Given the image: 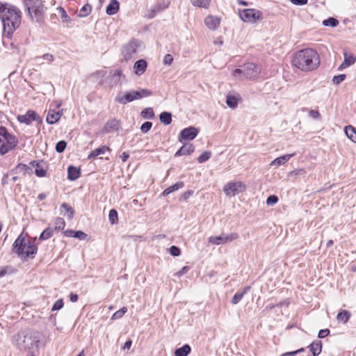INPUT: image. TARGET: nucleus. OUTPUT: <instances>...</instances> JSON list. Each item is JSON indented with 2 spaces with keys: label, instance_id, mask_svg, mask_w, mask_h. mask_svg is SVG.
Segmentation results:
<instances>
[{
  "label": "nucleus",
  "instance_id": "f257e3e1",
  "mask_svg": "<svg viewBox=\"0 0 356 356\" xmlns=\"http://www.w3.org/2000/svg\"><path fill=\"white\" fill-rule=\"evenodd\" d=\"M22 13L20 9L7 2H0V19L3 25V33L11 38L13 33L21 25Z\"/></svg>",
  "mask_w": 356,
  "mask_h": 356
},
{
  "label": "nucleus",
  "instance_id": "f03ea898",
  "mask_svg": "<svg viewBox=\"0 0 356 356\" xmlns=\"http://www.w3.org/2000/svg\"><path fill=\"white\" fill-rule=\"evenodd\" d=\"M42 337V334L38 331L24 329L13 336L12 342L20 351H28L31 353L38 350Z\"/></svg>",
  "mask_w": 356,
  "mask_h": 356
},
{
  "label": "nucleus",
  "instance_id": "7ed1b4c3",
  "mask_svg": "<svg viewBox=\"0 0 356 356\" xmlns=\"http://www.w3.org/2000/svg\"><path fill=\"white\" fill-rule=\"evenodd\" d=\"M293 65L303 72L316 70L320 65V58L317 51L307 48L298 51L293 56Z\"/></svg>",
  "mask_w": 356,
  "mask_h": 356
},
{
  "label": "nucleus",
  "instance_id": "20e7f679",
  "mask_svg": "<svg viewBox=\"0 0 356 356\" xmlns=\"http://www.w3.org/2000/svg\"><path fill=\"white\" fill-rule=\"evenodd\" d=\"M27 234L22 232L15 239L13 245V251L23 261L33 259L38 252V247L34 241L26 240Z\"/></svg>",
  "mask_w": 356,
  "mask_h": 356
},
{
  "label": "nucleus",
  "instance_id": "39448f33",
  "mask_svg": "<svg viewBox=\"0 0 356 356\" xmlns=\"http://www.w3.org/2000/svg\"><path fill=\"white\" fill-rule=\"evenodd\" d=\"M23 4L31 20L40 23L44 19L47 8L42 0H23Z\"/></svg>",
  "mask_w": 356,
  "mask_h": 356
},
{
  "label": "nucleus",
  "instance_id": "423d86ee",
  "mask_svg": "<svg viewBox=\"0 0 356 356\" xmlns=\"http://www.w3.org/2000/svg\"><path fill=\"white\" fill-rule=\"evenodd\" d=\"M17 144L18 139L10 134L6 127L0 126V154H6L15 149Z\"/></svg>",
  "mask_w": 356,
  "mask_h": 356
},
{
  "label": "nucleus",
  "instance_id": "0eeeda50",
  "mask_svg": "<svg viewBox=\"0 0 356 356\" xmlns=\"http://www.w3.org/2000/svg\"><path fill=\"white\" fill-rule=\"evenodd\" d=\"M259 74L258 67L253 63L245 64L242 68L236 69L233 72V75L236 77L252 79L256 77Z\"/></svg>",
  "mask_w": 356,
  "mask_h": 356
},
{
  "label": "nucleus",
  "instance_id": "6e6552de",
  "mask_svg": "<svg viewBox=\"0 0 356 356\" xmlns=\"http://www.w3.org/2000/svg\"><path fill=\"white\" fill-rule=\"evenodd\" d=\"M241 20L245 22H255L262 19V13L254 8H246L239 10Z\"/></svg>",
  "mask_w": 356,
  "mask_h": 356
},
{
  "label": "nucleus",
  "instance_id": "1a4fd4ad",
  "mask_svg": "<svg viewBox=\"0 0 356 356\" xmlns=\"http://www.w3.org/2000/svg\"><path fill=\"white\" fill-rule=\"evenodd\" d=\"M245 185L241 181H231L225 185L223 191L227 196H235L239 193L245 191Z\"/></svg>",
  "mask_w": 356,
  "mask_h": 356
},
{
  "label": "nucleus",
  "instance_id": "9d476101",
  "mask_svg": "<svg viewBox=\"0 0 356 356\" xmlns=\"http://www.w3.org/2000/svg\"><path fill=\"white\" fill-rule=\"evenodd\" d=\"M17 120L20 123H24L26 125L31 124L33 121L38 122V124H41L42 122V120L40 115L33 110H29L24 115H19L17 116Z\"/></svg>",
  "mask_w": 356,
  "mask_h": 356
},
{
  "label": "nucleus",
  "instance_id": "9b49d317",
  "mask_svg": "<svg viewBox=\"0 0 356 356\" xmlns=\"http://www.w3.org/2000/svg\"><path fill=\"white\" fill-rule=\"evenodd\" d=\"M199 130L194 127L185 128L180 131L178 140L179 142L192 140L197 136Z\"/></svg>",
  "mask_w": 356,
  "mask_h": 356
},
{
  "label": "nucleus",
  "instance_id": "f8f14e48",
  "mask_svg": "<svg viewBox=\"0 0 356 356\" xmlns=\"http://www.w3.org/2000/svg\"><path fill=\"white\" fill-rule=\"evenodd\" d=\"M121 128L120 121L115 118L111 119L107 121L102 129V134H109L118 131Z\"/></svg>",
  "mask_w": 356,
  "mask_h": 356
},
{
  "label": "nucleus",
  "instance_id": "ddd939ff",
  "mask_svg": "<svg viewBox=\"0 0 356 356\" xmlns=\"http://www.w3.org/2000/svg\"><path fill=\"white\" fill-rule=\"evenodd\" d=\"M138 45V41L136 40H131L125 45L122 51L124 58L126 59L130 58L131 56L136 52Z\"/></svg>",
  "mask_w": 356,
  "mask_h": 356
},
{
  "label": "nucleus",
  "instance_id": "4468645a",
  "mask_svg": "<svg viewBox=\"0 0 356 356\" xmlns=\"http://www.w3.org/2000/svg\"><path fill=\"white\" fill-rule=\"evenodd\" d=\"M134 97L132 90L125 93L120 92L115 97V101L120 104L124 105L134 101Z\"/></svg>",
  "mask_w": 356,
  "mask_h": 356
},
{
  "label": "nucleus",
  "instance_id": "2eb2a0df",
  "mask_svg": "<svg viewBox=\"0 0 356 356\" xmlns=\"http://www.w3.org/2000/svg\"><path fill=\"white\" fill-rule=\"evenodd\" d=\"M195 151V147L191 143H187L182 145L175 153V156H181L184 155H190Z\"/></svg>",
  "mask_w": 356,
  "mask_h": 356
},
{
  "label": "nucleus",
  "instance_id": "dca6fc26",
  "mask_svg": "<svg viewBox=\"0 0 356 356\" xmlns=\"http://www.w3.org/2000/svg\"><path fill=\"white\" fill-rule=\"evenodd\" d=\"M42 161H32L29 163V164L33 167H35V174L38 177H43L46 176V169L41 165L42 163Z\"/></svg>",
  "mask_w": 356,
  "mask_h": 356
},
{
  "label": "nucleus",
  "instance_id": "f3484780",
  "mask_svg": "<svg viewBox=\"0 0 356 356\" xmlns=\"http://www.w3.org/2000/svg\"><path fill=\"white\" fill-rule=\"evenodd\" d=\"M147 67V61L144 59H140L134 63V72L137 75H142L146 71Z\"/></svg>",
  "mask_w": 356,
  "mask_h": 356
},
{
  "label": "nucleus",
  "instance_id": "a211bd4d",
  "mask_svg": "<svg viewBox=\"0 0 356 356\" xmlns=\"http://www.w3.org/2000/svg\"><path fill=\"white\" fill-rule=\"evenodd\" d=\"M204 23L209 29L216 30L220 24V19L216 17L209 15L205 18Z\"/></svg>",
  "mask_w": 356,
  "mask_h": 356
},
{
  "label": "nucleus",
  "instance_id": "6ab92c4d",
  "mask_svg": "<svg viewBox=\"0 0 356 356\" xmlns=\"http://www.w3.org/2000/svg\"><path fill=\"white\" fill-rule=\"evenodd\" d=\"M81 176V170L74 165L67 168V179L70 181H75Z\"/></svg>",
  "mask_w": 356,
  "mask_h": 356
},
{
  "label": "nucleus",
  "instance_id": "aec40b11",
  "mask_svg": "<svg viewBox=\"0 0 356 356\" xmlns=\"http://www.w3.org/2000/svg\"><path fill=\"white\" fill-rule=\"evenodd\" d=\"M308 348L313 356H318L322 351V342L320 340H316L313 341Z\"/></svg>",
  "mask_w": 356,
  "mask_h": 356
},
{
  "label": "nucleus",
  "instance_id": "412c9836",
  "mask_svg": "<svg viewBox=\"0 0 356 356\" xmlns=\"http://www.w3.org/2000/svg\"><path fill=\"white\" fill-rule=\"evenodd\" d=\"M119 9V2L117 0H111L109 4L106 7V13L108 15H113L118 12Z\"/></svg>",
  "mask_w": 356,
  "mask_h": 356
},
{
  "label": "nucleus",
  "instance_id": "4be33fe9",
  "mask_svg": "<svg viewBox=\"0 0 356 356\" xmlns=\"http://www.w3.org/2000/svg\"><path fill=\"white\" fill-rule=\"evenodd\" d=\"M61 116L60 111H55L54 110H49L47 115V122L49 124H54L58 122Z\"/></svg>",
  "mask_w": 356,
  "mask_h": 356
},
{
  "label": "nucleus",
  "instance_id": "5701e85b",
  "mask_svg": "<svg viewBox=\"0 0 356 356\" xmlns=\"http://www.w3.org/2000/svg\"><path fill=\"white\" fill-rule=\"evenodd\" d=\"M11 173L17 174L22 172L24 175H30L32 173V169L26 164L19 163L15 168L10 171Z\"/></svg>",
  "mask_w": 356,
  "mask_h": 356
},
{
  "label": "nucleus",
  "instance_id": "b1692460",
  "mask_svg": "<svg viewBox=\"0 0 356 356\" xmlns=\"http://www.w3.org/2000/svg\"><path fill=\"white\" fill-rule=\"evenodd\" d=\"M184 186V183L183 181H177L175 184H173V185L168 187L167 188H165L163 191L162 195L163 196H167L169 194L172 193V192H174L175 191H177V190L180 189V188H182Z\"/></svg>",
  "mask_w": 356,
  "mask_h": 356
},
{
  "label": "nucleus",
  "instance_id": "393cba45",
  "mask_svg": "<svg viewBox=\"0 0 356 356\" xmlns=\"http://www.w3.org/2000/svg\"><path fill=\"white\" fill-rule=\"evenodd\" d=\"M134 100L140 99L143 97H149L152 95V91L148 89H140L139 90H132Z\"/></svg>",
  "mask_w": 356,
  "mask_h": 356
},
{
  "label": "nucleus",
  "instance_id": "a878e982",
  "mask_svg": "<svg viewBox=\"0 0 356 356\" xmlns=\"http://www.w3.org/2000/svg\"><path fill=\"white\" fill-rule=\"evenodd\" d=\"M110 149L106 145H103L99 148L95 149V150L92 151L90 154L88 156V159H92L100 154H104L106 151H109Z\"/></svg>",
  "mask_w": 356,
  "mask_h": 356
},
{
  "label": "nucleus",
  "instance_id": "bb28decb",
  "mask_svg": "<svg viewBox=\"0 0 356 356\" xmlns=\"http://www.w3.org/2000/svg\"><path fill=\"white\" fill-rule=\"evenodd\" d=\"M250 286H246V287L243 288V291H238L237 293H236L234 294V296H233V298L231 300V302L233 305L238 304L242 300L244 295L248 292V291L250 289Z\"/></svg>",
  "mask_w": 356,
  "mask_h": 356
},
{
  "label": "nucleus",
  "instance_id": "cd10ccee",
  "mask_svg": "<svg viewBox=\"0 0 356 356\" xmlns=\"http://www.w3.org/2000/svg\"><path fill=\"white\" fill-rule=\"evenodd\" d=\"M191 348L188 344H184L175 351V356H187L191 353Z\"/></svg>",
  "mask_w": 356,
  "mask_h": 356
},
{
  "label": "nucleus",
  "instance_id": "c85d7f7f",
  "mask_svg": "<svg viewBox=\"0 0 356 356\" xmlns=\"http://www.w3.org/2000/svg\"><path fill=\"white\" fill-rule=\"evenodd\" d=\"M293 155H294V154H285L282 156H280V157L275 159V160H273L271 162L270 165H281L284 164V163H286V161H288Z\"/></svg>",
  "mask_w": 356,
  "mask_h": 356
},
{
  "label": "nucleus",
  "instance_id": "c756f323",
  "mask_svg": "<svg viewBox=\"0 0 356 356\" xmlns=\"http://www.w3.org/2000/svg\"><path fill=\"white\" fill-rule=\"evenodd\" d=\"M346 135L353 142L356 143V129L351 125L346 126L344 129Z\"/></svg>",
  "mask_w": 356,
  "mask_h": 356
},
{
  "label": "nucleus",
  "instance_id": "7c9ffc66",
  "mask_svg": "<svg viewBox=\"0 0 356 356\" xmlns=\"http://www.w3.org/2000/svg\"><path fill=\"white\" fill-rule=\"evenodd\" d=\"M159 120L161 123L168 125L172 122V114L170 112L163 111L159 115Z\"/></svg>",
  "mask_w": 356,
  "mask_h": 356
},
{
  "label": "nucleus",
  "instance_id": "2f4dec72",
  "mask_svg": "<svg viewBox=\"0 0 356 356\" xmlns=\"http://www.w3.org/2000/svg\"><path fill=\"white\" fill-rule=\"evenodd\" d=\"M350 317V313L347 310H342L338 313L337 319L343 323H346Z\"/></svg>",
  "mask_w": 356,
  "mask_h": 356
},
{
  "label": "nucleus",
  "instance_id": "473e14b6",
  "mask_svg": "<svg viewBox=\"0 0 356 356\" xmlns=\"http://www.w3.org/2000/svg\"><path fill=\"white\" fill-rule=\"evenodd\" d=\"M344 65L348 67L353 65L356 62V57L353 54H348L346 51H343Z\"/></svg>",
  "mask_w": 356,
  "mask_h": 356
},
{
  "label": "nucleus",
  "instance_id": "72a5a7b5",
  "mask_svg": "<svg viewBox=\"0 0 356 356\" xmlns=\"http://www.w3.org/2000/svg\"><path fill=\"white\" fill-rule=\"evenodd\" d=\"M92 11L91 5L86 3L79 10L77 16L79 17H85L89 15Z\"/></svg>",
  "mask_w": 356,
  "mask_h": 356
},
{
  "label": "nucleus",
  "instance_id": "f704fd0d",
  "mask_svg": "<svg viewBox=\"0 0 356 356\" xmlns=\"http://www.w3.org/2000/svg\"><path fill=\"white\" fill-rule=\"evenodd\" d=\"M54 234V229L51 227L46 228L40 235L39 240L43 241L51 238Z\"/></svg>",
  "mask_w": 356,
  "mask_h": 356
},
{
  "label": "nucleus",
  "instance_id": "c9c22d12",
  "mask_svg": "<svg viewBox=\"0 0 356 356\" xmlns=\"http://www.w3.org/2000/svg\"><path fill=\"white\" fill-rule=\"evenodd\" d=\"M226 104L229 108H234L238 105V99L233 95H228L226 97Z\"/></svg>",
  "mask_w": 356,
  "mask_h": 356
},
{
  "label": "nucleus",
  "instance_id": "e433bc0d",
  "mask_svg": "<svg viewBox=\"0 0 356 356\" xmlns=\"http://www.w3.org/2000/svg\"><path fill=\"white\" fill-rule=\"evenodd\" d=\"M141 116L145 119H153L154 118L153 108L148 107L143 109L141 112Z\"/></svg>",
  "mask_w": 356,
  "mask_h": 356
},
{
  "label": "nucleus",
  "instance_id": "4c0bfd02",
  "mask_svg": "<svg viewBox=\"0 0 356 356\" xmlns=\"http://www.w3.org/2000/svg\"><path fill=\"white\" fill-rule=\"evenodd\" d=\"M195 6L207 8L209 7L211 0H191Z\"/></svg>",
  "mask_w": 356,
  "mask_h": 356
},
{
  "label": "nucleus",
  "instance_id": "58836bf2",
  "mask_svg": "<svg viewBox=\"0 0 356 356\" xmlns=\"http://www.w3.org/2000/svg\"><path fill=\"white\" fill-rule=\"evenodd\" d=\"M57 10L60 14V18L63 22L69 23L71 22V18L67 15L66 11L63 7L59 6L58 7Z\"/></svg>",
  "mask_w": 356,
  "mask_h": 356
},
{
  "label": "nucleus",
  "instance_id": "ea45409f",
  "mask_svg": "<svg viewBox=\"0 0 356 356\" xmlns=\"http://www.w3.org/2000/svg\"><path fill=\"white\" fill-rule=\"evenodd\" d=\"M339 24V21L334 17H329L323 21V25L325 26L336 27Z\"/></svg>",
  "mask_w": 356,
  "mask_h": 356
},
{
  "label": "nucleus",
  "instance_id": "a19ab883",
  "mask_svg": "<svg viewBox=\"0 0 356 356\" xmlns=\"http://www.w3.org/2000/svg\"><path fill=\"white\" fill-rule=\"evenodd\" d=\"M122 76V71L120 70H117L114 72V73L111 76V83L113 85H116L120 79V77Z\"/></svg>",
  "mask_w": 356,
  "mask_h": 356
},
{
  "label": "nucleus",
  "instance_id": "79ce46f5",
  "mask_svg": "<svg viewBox=\"0 0 356 356\" xmlns=\"http://www.w3.org/2000/svg\"><path fill=\"white\" fill-rule=\"evenodd\" d=\"M108 218H109L110 222L113 225L118 222V212L115 209H112L110 210L109 214H108Z\"/></svg>",
  "mask_w": 356,
  "mask_h": 356
},
{
  "label": "nucleus",
  "instance_id": "37998d69",
  "mask_svg": "<svg viewBox=\"0 0 356 356\" xmlns=\"http://www.w3.org/2000/svg\"><path fill=\"white\" fill-rule=\"evenodd\" d=\"M209 242L214 245L224 244L222 234L218 236H210Z\"/></svg>",
  "mask_w": 356,
  "mask_h": 356
},
{
  "label": "nucleus",
  "instance_id": "c03bdc74",
  "mask_svg": "<svg viewBox=\"0 0 356 356\" xmlns=\"http://www.w3.org/2000/svg\"><path fill=\"white\" fill-rule=\"evenodd\" d=\"M224 244L231 242L238 238V235L236 233H230L228 234H222Z\"/></svg>",
  "mask_w": 356,
  "mask_h": 356
},
{
  "label": "nucleus",
  "instance_id": "a18cd8bd",
  "mask_svg": "<svg viewBox=\"0 0 356 356\" xmlns=\"http://www.w3.org/2000/svg\"><path fill=\"white\" fill-rule=\"evenodd\" d=\"M127 312V308L126 307H123L122 309L118 310L113 314L111 319L112 320L120 319L124 315V314Z\"/></svg>",
  "mask_w": 356,
  "mask_h": 356
},
{
  "label": "nucleus",
  "instance_id": "49530a36",
  "mask_svg": "<svg viewBox=\"0 0 356 356\" xmlns=\"http://www.w3.org/2000/svg\"><path fill=\"white\" fill-rule=\"evenodd\" d=\"M61 208H63L65 210L66 213H67V218L69 219H71L73 218L74 211L72 207H70L68 204L65 202L61 204Z\"/></svg>",
  "mask_w": 356,
  "mask_h": 356
},
{
  "label": "nucleus",
  "instance_id": "de8ad7c7",
  "mask_svg": "<svg viewBox=\"0 0 356 356\" xmlns=\"http://www.w3.org/2000/svg\"><path fill=\"white\" fill-rule=\"evenodd\" d=\"M65 222L63 218L58 217L55 220V230H63L65 228Z\"/></svg>",
  "mask_w": 356,
  "mask_h": 356
},
{
  "label": "nucleus",
  "instance_id": "09e8293b",
  "mask_svg": "<svg viewBox=\"0 0 356 356\" xmlns=\"http://www.w3.org/2000/svg\"><path fill=\"white\" fill-rule=\"evenodd\" d=\"M211 156V153L209 151H205L203 153H202L197 158V161L200 163H204L207 160L210 159Z\"/></svg>",
  "mask_w": 356,
  "mask_h": 356
},
{
  "label": "nucleus",
  "instance_id": "8fccbe9b",
  "mask_svg": "<svg viewBox=\"0 0 356 356\" xmlns=\"http://www.w3.org/2000/svg\"><path fill=\"white\" fill-rule=\"evenodd\" d=\"M67 147V142L65 140H60L56 144V151L58 153H62L65 151Z\"/></svg>",
  "mask_w": 356,
  "mask_h": 356
},
{
  "label": "nucleus",
  "instance_id": "3c124183",
  "mask_svg": "<svg viewBox=\"0 0 356 356\" xmlns=\"http://www.w3.org/2000/svg\"><path fill=\"white\" fill-rule=\"evenodd\" d=\"M346 78V75L344 74L336 75L332 78V82L335 85L340 84L342 81H343Z\"/></svg>",
  "mask_w": 356,
  "mask_h": 356
},
{
  "label": "nucleus",
  "instance_id": "603ef678",
  "mask_svg": "<svg viewBox=\"0 0 356 356\" xmlns=\"http://www.w3.org/2000/svg\"><path fill=\"white\" fill-rule=\"evenodd\" d=\"M169 252L173 257H178L181 254V250L176 245H172L169 248Z\"/></svg>",
  "mask_w": 356,
  "mask_h": 356
},
{
  "label": "nucleus",
  "instance_id": "864d4df0",
  "mask_svg": "<svg viewBox=\"0 0 356 356\" xmlns=\"http://www.w3.org/2000/svg\"><path fill=\"white\" fill-rule=\"evenodd\" d=\"M152 127V122L147 121L142 124L140 130L143 133H147Z\"/></svg>",
  "mask_w": 356,
  "mask_h": 356
},
{
  "label": "nucleus",
  "instance_id": "5fc2aeb1",
  "mask_svg": "<svg viewBox=\"0 0 356 356\" xmlns=\"http://www.w3.org/2000/svg\"><path fill=\"white\" fill-rule=\"evenodd\" d=\"M64 306V302H63V299H58V300H56L52 308H51V310L52 311H56V310H60Z\"/></svg>",
  "mask_w": 356,
  "mask_h": 356
},
{
  "label": "nucleus",
  "instance_id": "6e6d98bb",
  "mask_svg": "<svg viewBox=\"0 0 356 356\" xmlns=\"http://www.w3.org/2000/svg\"><path fill=\"white\" fill-rule=\"evenodd\" d=\"M278 202V197L275 195H269L266 199V204L268 205H274Z\"/></svg>",
  "mask_w": 356,
  "mask_h": 356
},
{
  "label": "nucleus",
  "instance_id": "4d7b16f0",
  "mask_svg": "<svg viewBox=\"0 0 356 356\" xmlns=\"http://www.w3.org/2000/svg\"><path fill=\"white\" fill-rule=\"evenodd\" d=\"M73 238H79L80 240H85L87 238V234L81 230L75 231Z\"/></svg>",
  "mask_w": 356,
  "mask_h": 356
},
{
  "label": "nucleus",
  "instance_id": "13d9d810",
  "mask_svg": "<svg viewBox=\"0 0 356 356\" xmlns=\"http://www.w3.org/2000/svg\"><path fill=\"white\" fill-rule=\"evenodd\" d=\"M173 61V57L171 54H166L164 57V59H163V63L165 65H170L172 64Z\"/></svg>",
  "mask_w": 356,
  "mask_h": 356
},
{
  "label": "nucleus",
  "instance_id": "bf43d9fd",
  "mask_svg": "<svg viewBox=\"0 0 356 356\" xmlns=\"http://www.w3.org/2000/svg\"><path fill=\"white\" fill-rule=\"evenodd\" d=\"M190 270V267L188 266H184L180 270L176 273V275L179 277L186 274Z\"/></svg>",
  "mask_w": 356,
  "mask_h": 356
},
{
  "label": "nucleus",
  "instance_id": "052dcab7",
  "mask_svg": "<svg viewBox=\"0 0 356 356\" xmlns=\"http://www.w3.org/2000/svg\"><path fill=\"white\" fill-rule=\"evenodd\" d=\"M330 332L329 329L321 330L318 332V337L321 338V339L324 338V337H327V335H329Z\"/></svg>",
  "mask_w": 356,
  "mask_h": 356
},
{
  "label": "nucleus",
  "instance_id": "680f3d73",
  "mask_svg": "<svg viewBox=\"0 0 356 356\" xmlns=\"http://www.w3.org/2000/svg\"><path fill=\"white\" fill-rule=\"evenodd\" d=\"M309 115L314 119H319L321 117V114L317 110H310Z\"/></svg>",
  "mask_w": 356,
  "mask_h": 356
},
{
  "label": "nucleus",
  "instance_id": "e2e57ef3",
  "mask_svg": "<svg viewBox=\"0 0 356 356\" xmlns=\"http://www.w3.org/2000/svg\"><path fill=\"white\" fill-rule=\"evenodd\" d=\"M193 194V191L191 190L187 191L181 195L182 200L186 201Z\"/></svg>",
  "mask_w": 356,
  "mask_h": 356
},
{
  "label": "nucleus",
  "instance_id": "0e129e2a",
  "mask_svg": "<svg viewBox=\"0 0 356 356\" xmlns=\"http://www.w3.org/2000/svg\"><path fill=\"white\" fill-rule=\"evenodd\" d=\"M307 0H291V2L294 5L303 6L307 3Z\"/></svg>",
  "mask_w": 356,
  "mask_h": 356
},
{
  "label": "nucleus",
  "instance_id": "69168bd1",
  "mask_svg": "<svg viewBox=\"0 0 356 356\" xmlns=\"http://www.w3.org/2000/svg\"><path fill=\"white\" fill-rule=\"evenodd\" d=\"M70 297V300L72 302H77L78 299H79V296L76 294V293H71L69 296Z\"/></svg>",
  "mask_w": 356,
  "mask_h": 356
},
{
  "label": "nucleus",
  "instance_id": "338daca9",
  "mask_svg": "<svg viewBox=\"0 0 356 356\" xmlns=\"http://www.w3.org/2000/svg\"><path fill=\"white\" fill-rule=\"evenodd\" d=\"M74 232L75 231L72 230V229H67L63 232V234H64V236H65L67 237H74Z\"/></svg>",
  "mask_w": 356,
  "mask_h": 356
},
{
  "label": "nucleus",
  "instance_id": "774afa93",
  "mask_svg": "<svg viewBox=\"0 0 356 356\" xmlns=\"http://www.w3.org/2000/svg\"><path fill=\"white\" fill-rule=\"evenodd\" d=\"M129 157V154L125 152H122L120 155V158L123 162H126Z\"/></svg>",
  "mask_w": 356,
  "mask_h": 356
}]
</instances>
